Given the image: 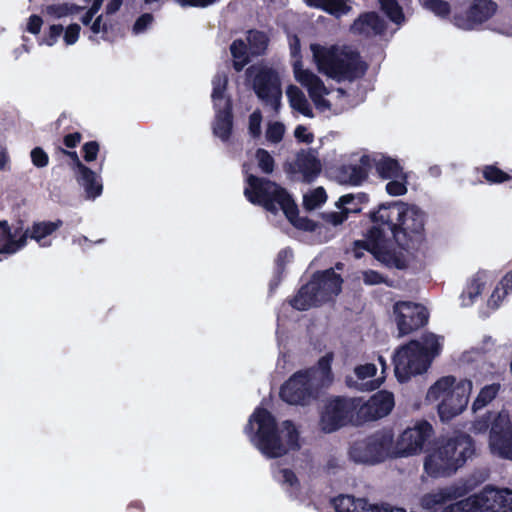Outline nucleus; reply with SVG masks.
Returning a JSON list of instances; mask_svg holds the SVG:
<instances>
[{
    "instance_id": "obj_33",
    "label": "nucleus",
    "mask_w": 512,
    "mask_h": 512,
    "mask_svg": "<svg viewBox=\"0 0 512 512\" xmlns=\"http://www.w3.org/2000/svg\"><path fill=\"white\" fill-rule=\"evenodd\" d=\"M212 93L211 98L213 102V108L221 107L225 103V99L228 97L225 95L228 85V78L226 75L216 74L212 80Z\"/></svg>"
},
{
    "instance_id": "obj_64",
    "label": "nucleus",
    "mask_w": 512,
    "mask_h": 512,
    "mask_svg": "<svg viewBox=\"0 0 512 512\" xmlns=\"http://www.w3.org/2000/svg\"><path fill=\"white\" fill-rule=\"evenodd\" d=\"M82 138L83 136L80 132L66 134L63 137V145L68 149H74L81 143Z\"/></svg>"
},
{
    "instance_id": "obj_6",
    "label": "nucleus",
    "mask_w": 512,
    "mask_h": 512,
    "mask_svg": "<svg viewBox=\"0 0 512 512\" xmlns=\"http://www.w3.org/2000/svg\"><path fill=\"white\" fill-rule=\"evenodd\" d=\"M246 183L244 195L250 203L274 214L282 210L285 216L295 215L297 204L288 191L278 183L253 174L247 176Z\"/></svg>"
},
{
    "instance_id": "obj_52",
    "label": "nucleus",
    "mask_w": 512,
    "mask_h": 512,
    "mask_svg": "<svg viewBox=\"0 0 512 512\" xmlns=\"http://www.w3.org/2000/svg\"><path fill=\"white\" fill-rule=\"evenodd\" d=\"M99 151H100V145L95 140L88 141V142L84 143L81 148L83 159L87 163L95 161L97 159Z\"/></svg>"
},
{
    "instance_id": "obj_13",
    "label": "nucleus",
    "mask_w": 512,
    "mask_h": 512,
    "mask_svg": "<svg viewBox=\"0 0 512 512\" xmlns=\"http://www.w3.org/2000/svg\"><path fill=\"white\" fill-rule=\"evenodd\" d=\"M394 321L398 337L409 335L424 327L429 319L427 309L412 301H397L393 305Z\"/></svg>"
},
{
    "instance_id": "obj_21",
    "label": "nucleus",
    "mask_w": 512,
    "mask_h": 512,
    "mask_svg": "<svg viewBox=\"0 0 512 512\" xmlns=\"http://www.w3.org/2000/svg\"><path fill=\"white\" fill-rule=\"evenodd\" d=\"M62 225L63 221L60 219L56 221L34 222L20 236H25V242L27 238H30L35 240L41 247H47L51 245V242L45 241V239L56 232Z\"/></svg>"
},
{
    "instance_id": "obj_36",
    "label": "nucleus",
    "mask_w": 512,
    "mask_h": 512,
    "mask_svg": "<svg viewBox=\"0 0 512 512\" xmlns=\"http://www.w3.org/2000/svg\"><path fill=\"white\" fill-rule=\"evenodd\" d=\"M485 287V283L479 276H475L468 283L466 289L461 294L462 304L464 306H469L474 303L475 299L481 295L483 289Z\"/></svg>"
},
{
    "instance_id": "obj_15",
    "label": "nucleus",
    "mask_w": 512,
    "mask_h": 512,
    "mask_svg": "<svg viewBox=\"0 0 512 512\" xmlns=\"http://www.w3.org/2000/svg\"><path fill=\"white\" fill-rule=\"evenodd\" d=\"M489 446L494 455L512 461V423L508 414L498 413L494 417Z\"/></svg>"
},
{
    "instance_id": "obj_20",
    "label": "nucleus",
    "mask_w": 512,
    "mask_h": 512,
    "mask_svg": "<svg viewBox=\"0 0 512 512\" xmlns=\"http://www.w3.org/2000/svg\"><path fill=\"white\" fill-rule=\"evenodd\" d=\"M498 5L493 0H473L466 11L468 28L483 24L494 16Z\"/></svg>"
},
{
    "instance_id": "obj_53",
    "label": "nucleus",
    "mask_w": 512,
    "mask_h": 512,
    "mask_svg": "<svg viewBox=\"0 0 512 512\" xmlns=\"http://www.w3.org/2000/svg\"><path fill=\"white\" fill-rule=\"evenodd\" d=\"M285 126L281 122L269 124L266 130V137L272 143H278L283 139Z\"/></svg>"
},
{
    "instance_id": "obj_58",
    "label": "nucleus",
    "mask_w": 512,
    "mask_h": 512,
    "mask_svg": "<svg viewBox=\"0 0 512 512\" xmlns=\"http://www.w3.org/2000/svg\"><path fill=\"white\" fill-rule=\"evenodd\" d=\"M377 372V368L373 363L358 365L354 368V373L359 380H365L373 377Z\"/></svg>"
},
{
    "instance_id": "obj_40",
    "label": "nucleus",
    "mask_w": 512,
    "mask_h": 512,
    "mask_svg": "<svg viewBox=\"0 0 512 512\" xmlns=\"http://www.w3.org/2000/svg\"><path fill=\"white\" fill-rule=\"evenodd\" d=\"M333 357L334 355L332 352L326 353L318 360L317 366L313 367L315 369V374L320 372L322 380L329 383L333 380V372L331 368Z\"/></svg>"
},
{
    "instance_id": "obj_8",
    "label": "nucleus",
    "mask_w": 512,
    "mask_h": 512,
    "mask_svg": "<svg viewBox=\"0 0 512 512\" xmlns=\"http://www.w3.org/2000/svg\"><path fill=\"white\" fill-rule=\"evenodd\" d=\"M394 433L392 429L383 428L355 440L349 447V458L359 464L375 465L394 455Z\"/></svg>"
},
{
    "instance_id": "obj_26",
    "label": "nucleus",
    "mask_w": 512,
    "mask_h": 512,
    "mask_svg": "<svg viewBox=\"0 0 512 512\" xmlns=\"http://www.w3.org/2000/svg\"><path fill=\"white\" fill-rule=\"evenodd\" d=\"M286 94L288 97L289 105L293 110H296L297 112L301 113L305 117H308V118L314 117L313 110H312L305 94L299 87H297L295 85H290L287 88Z\"/></svg>"
},
{
    "instance_id": "obj_11",
    "label": "nucleus",
    "mask_w": 512,
    "mask_h": 512,
    "mask_svg": "<svg viewBox=\"0 0 512 512\" xmlns=\"http://www.w3.org/2000/svg\"><path fill=\"white\" fill-rule=\"evenodd\" d=\"M315 369L307 368L292 374L279 392L280 398L290 405H307L315 397L313 380Z\"/></svg>"
},
{
    "instance_id": "obj_23",
    "label": "nucleus",
    "mask_w": 512,
    "mask_h": 512,
    "mask_svg": "<svg viewBox=\"0 0 512 512\" xmlns=\"http://www.w3.org/2000/svg\"><path fill=\"white\" fill-rule=\"evenodd\" d=\"M370 168V158L367 155H363L360 158L359 164L342 166L340 169V174L345 181L357 186L361 185L368 178Z\"/></svg>"
},
{
    "instance_id": "obj_24",
    "label": "nucleus",
    "mask_w": 512,
    "mask_h": 512,
    "mask_svg": "<svg viewBox=\"0 0 512 512\" xmlns=\"http://www.w3.org/2000/svg\"><path fill=\"white\" fill-rule=\"evenodd\" d=\"M21 230L15 229L12 233L8 222L0 221V253H15L25 246V236L15 239Z\"/></svg>"
},
{
    "instance_id": "obj_48",
    "label": "nucleus",
    "mask_w": 512,
    "mask_h": 512,
    "mask_svg": "<svg viewBox=\"0 0 512 512\" xmlns=\"http://www.w3.org/2000/svg\"><path fill=\"white\" fill-rule=\"evenodd\" d=\"M355 201H356V203H355L354 207L361 208L360 207L361 204L367 203L369 201V195L364 192H359L356 194H353V193L345 194L339 198V200L336 203V206L338 208H341V207L347 206L351 202H355Z\"/></svg>"
},
{
    "instance_id": "obj_34",
    "label": "nucleus",
    "mask_w": 512,
    "mask_h": 512,
    "mask_svg": "<svg viewBox=\"0 0 512 512\" xmlns=\"http://www.w3.org/2000/svg\"><path fill=\"white\" fill-rule=\"evenodd\" d=\"M500 384L499 383H492L489 385H485L479 392L478 396L474 400L472 404V409L474 411H477L479 409L484 408L487 406L490 402H492L496 396L498 395L500 391Z\"/></svg>"
},
{
    "instance_id": "obj_25",
    "label": "nucleus",
    "mask_w": 512,
    "mask_h": 512,
    "mask_svg": "<svg viewBox=\"0 0 512 512\" xmlns=\"http://www.w3.org/2000/svg\"><path fill=\"white\" fill-rule=\"evenodd\" d=\"M366 27L372 29L376 34H382L386 30V23L376 12H365L354 21L352 29L363 33Z\"/></svg>"
},
{
    "instance_id": "obj_59",
    "label": "nucleus",
    "mask_w": 512,
    "mask_h": 512,
    "mask_svg": "<svg viewBox=\"0 0 512 512\" xmlns=\"http://www.w3.org/2000/svg\"><path fill=\"white\" fill-rule=\"evenodd\" d=\"M154 21V17L151 13H144L140 15L134 25H133V32L135 34H140L144 32Z\"/></svg>"
},
{
    "instance_id": "obj_30",
    "label": "nucleus",
    "mask_w": 512,
    "mask_h": 512,
    "mask_svg": "<svg viewBox=\"0 0 512 512\" xmlns=\"http://www.w3.org/2000/svg\"><path fill=\"white\" fill-rule=\"evenodd\" d=\"M450 497V494L445 490L426 493L421 497L420 505L424 510L436 512L450 499Z\"/></svg>"
},
{
    "instance_id": "obj_45",
    "label": "nucleus",
    "mask_w": 512,
    "mask_h": 512,
    "mask_svg": "<svg viewBox=\"0 0 512 512\" xmlns=\"http://www.w3.org/2000/svg\"><path fill=\"white\" fill-rule=\"evenodd\" d=\"M386 184V192L390 196H402L407 193V175L404 173L398 179H390Z\"/></svg>"
},
{
    "instance_id": "obj_50",
    "label": "nucleus",
    "mask_w": 512,
    "mask_h": 512,
    "mask_svg": "<svg viewBox=\"0 0 512 512\" xmlns=\"http://www.w3.org/2000/svg\"><path fill=\"white\" fill-rule=\"evenodd\" d=\"M363 281L366 285H378V284H386L387 286H392V281L387 279L383 274L376 270H366L363 272Z\"/></svg>"
},
{
    "instance_id": "obj_37",
    "label": "nucleus",
    "mask_w": 512,
    "mask_h": 512,
    "mask_svg": "<svg viewBox=\"0 0 512 512\" xmlns=\"http://www.w3.org/2000/svg\"><path fill=\"white\" fill-rule=\"evenodd\" d=\"M482 176L490 184H502L512 179L511 175L501 170L496 164L484 165Z\"/></svg>"
},
{
    "instance_id": "obj_38",
    "label": "nucleus",
    "mask_w": 512,
    "mask_h": 512,
    "mask_svg": "<svg viewBox=\"0 0 512 512\" xmlns=\"http://www.w3.org/2000/svg\"><path fill=\"white\" fill-rule=\"evenodd\" d=\"M83 10V7L73 3L51 4L46 7V13L55 18L74 15Z\"/></svg>"
},
{
    "instance_id": "obj_51",
    "label": "nucleus",
    "mask_w": 512,
    "mask_h": 512,
    "mask_svg": "<svg viewBox=\"0 0 512 512\" xmlns=\"http://www.w3.org/2000/svg\"><path fill=\"white\" fill-rule=\"evenodd\" d=\"M355 497L351 495H338L331 500L336 512H351Z\"/></svg>"
},
{
    "instance_id": "obj_39",
    "label": "nucleus",
    "mask_w": 512,
    "mask_h": 512,
    "mask_svg": "<svg viewBox=\"0 0 512 512\" xmlns=\"http://www.w3.org/2000/svg\"><path fill=\"white\" fill-rule=\"evenodd\" d=\"M340 211L325 212L322 214V219L334 226L342 224L349 216L350 213H359L361 208L359 207H347L343 206L339 208Z\"/></svg>"
},
{
    "instance_id": "obj_22",
    "label": "nucleus",
    "mask_w": 512,
    "mask_h": 512,
    "mask_svg": "<svg viewBox=\"0 0 512 512\" xmlns=\"http://www.w3.org/2000/svg\"><path fill=\"white\" fill-rule=\"evenodd\" d=\"M75 178L78 184L84 188L88 199H95L102 194V179L98 173L88 166L83 167L78 172H75Z\"/></svg>"
},
{
    "instance_id": "obj_35",
    "label": "nucleus",
    "mask_w": 512,
    "mask_h": 512,
    "mask_svg": "<svg viewBox=\"0 0 512 512\" xmlns=\"http://www.w3.org/2000/svg\"><path fill=\"white\" fill-rule=\"evenodd\" d=\"M380 9L393 23L400 25L405 21L402 7L397 0H379Z\"/></svg>"
},
{
    "instance_id": "obj_3",
    "label": "nucleus",
    "mask_w": 512,
    "mask_h": 512,
    "mask_svg": "<svg viewBox=\"0 0 512 512\" xmlns=\"http://www.w3.org/2000/svg\"><path fill=\"white\" fill-rule=\"evenodd\" d=\"M476 453L474 439L459 433L439 438L436 447L424 461V470L432 478L449 477L462 468Z\"/></svg>"
},
{
    "instance_id": "obj_4",
    "label": "nucleus",
    "mask_w": 512,
    "mask_h": 512,
    "mask_svg": "<svg viewBox=\"0 0 512 512\" xmlns=\"http://www.w3.org/2000/svg\"><path fill=\"white\" fill-rule=\"evenodd\" d=\"M311 51L318 71L338 82L355 81L367 72L368 65L360 53L348 46L312 44Z\"/></svg>"
},
{
    "instance_id": "obj_44",
    "label": "nucleus",
    "mask_w": 512,
    "mask_h": 512,
    "mask_svg": "<svg viewBox=\"0 0 512 512\" xmlns=\"http://www.w3.org/2000/svg\"><path fill=\"white\" fill-rule=\"evenodd\" d=\"M497 415L498 413L493 411L486 412L482 417L474 420L472 424V431L475 433H485L488 430L490 431L494 423V417Z\"/></svg>"
},
{
    "instance_id": "obj_7",
    "label": "nucleus",
    "mask_w": 512,
    "mask_h": 512,
    "mask_svg": "<svg viewBox=\"0 0 512 512\" xmlns=\"http://www.w3.org/2000/svg\"><path fill=\"white\" fill-rule=\"evenodd\" d=\"M456 383L454 376H445L437 380L428 390L429 399H441L438 414L443 421H449L466 408L472 389L471 380L464 379Z\"/></svg>"
},
{
    "instance_id": "obj_9",
    "label": "nucleus",
    "mask_w": 512,
    "mask_h": 512,
    "mask_svg": "<svg viewBox=\"0 0 512 512\" xmlns=\"http://www.w3.org/2000/svg\"><path fill=\"white\" fill-rule=\"evenodd\" d=\"M394 373L400 383H405L412 376L425 373L431 365L427 350L418 340H410L400 346L393 356Z\"/></svg>"
},
{
    "instance_id": "obj_17",
    "label": "nucleus",
    "mask_w": 512,
    "mask_h": 512,
    "mask_svg": "<svg viewBox=\"0 0 512 512\" xmlns=\"http://www.w3.org/2000/svg\"><path fill=\"white\" fill-rule=\"evenodd\" d=\"M214 110L213 133L223 142H227L231 138L234 123L233 101L231 97H227L223 106L214 108Z\"/></svg>"
},
{
    "instance_id": "obj_27",
    "label": "nucleus",
    "mask_w": 512,
    "mask_h": 512,
    "mask_svg": "<svg viewBox=\"0 0 512 512\" xmlns=\"http://www.w3.org/2000/svg\"><path fill=\"white\" fill-rule=\"evenodd\" d=\"M375 169L382 179H398L404 174L400 163L393 158L383 157L375 163Z\"/></svg>"
},
{
    "instance_id": "obj_60",
    "label": "nucleus",
    "mask_w": 512,
    "mask_h": 512,
    "mask_svg": "<svg viewBox=\"0 0 512 512\" xmlns=\"http://www.w3.org/2000/svg\"><path fill=\"white\" fill-rule=\"evenodd\" d=\"M102 18H103L102 15H99L98 17H96V19L92 22L90 29L93 34L102 33V38L104 40H108L109 39L108 30L111 27V25H109L107 22L103 23Z\"/></svg>"
},
{
    "instance_id": "obj_62",
    "label": "nucleus",
    "mask_w": 512,
    "mask_h": 512,
    "mask_svg": "<svg viewBox=\"0 0 512 512\" xmlns=\"http://www.w3.org/2000/svg\"><path fill=\"white\" fill-rule=\"evenodd\" d=\"M63 30H64V28L61 24L51 25L49 28V32L44 39V43L48 46L54 45L57 42L58 38L63 33Z\"/></svg>"
},
{
    "instance_id": "obj_49",
    "label": "nucleus",
    "mask_w": 512,
    "mask_h": 512,
    "mask_svg": "<svg viewBox=\"0 0 512 512\" xmlns=\"http://www.w3.org/2000/svg\"><path fill=\"white\" fill-rule=\"evenodd\" d=\"M425 7L442 18L447 17L451 12L450 4L445 0H426Z\"/></svg>"
},
{
    "instance_id": "obj_1",
    "label": "nucleus",
    "mask_w": 512,
    "mask_h": 512,
    "mask_svg": "<svg viewBox=\"0 0 512 512\" xmlns=\"http://www.w3.org/2000/svg\"><path fill=\"white\" fill-rule=\"evenodd\" d=\"M372 225L364 239L355 240L352 250L355 258L369 252L389 269L405 270L408 260L404 252H418L427 246L426 213L415 205L389 201L368 213Z\"/></svg>"
},
{
    "instance_id": "obj_31",
    "label": "nucleus",
    "mask_w": 512,
    "mask_h": 512,
    "mask_svg": "<svg viewBox=\"0 0 512 512\" xmlns=\"http://www.w3.org/2000/svg\"><path fill=\"white\" fill-rule=\"evenodd\" d=\"M495 504L493 512H512V489H490Z\"/></svg>"
},
{
    "instance_id": "obj_61",
    "label": "nucleus",
    "mask_w": 512,
    "mask_h": 512,
    "mask_svg": "<svg viewBox=\"0 0 512 512\" xmlns=\"http://www.w3.org/2000/svg\"><path fill=\"white\" fill-rule=\"evenodd\" d=\"M81 27L77 23L70 24L64 32V41L66 45H73L79 38Z\"/></svg>"
},
{
    "instance_id": "obj_32",
    "label": "nucleus",
    "mask_w": 512,
    "mask_h": 512,
    "mask_svg": "<svg viewBox=\"0 0 512 512\" xmlns=\"http://www.w3.org/2000/svg\"><path fill=\"white\" fill-rule=\"evenodd\" d=\"M230 52L234 58V69L241 71L250 61L246 43L242 39L234 40L230 45Z\"/></svg>"
},
{
    "instance_id": "obj_5",
    "label": "nucleus",
    "mask_w": 512,
    "mask_h": 512,
    "mask_svg": "<svg viewBox=\"0 0 512 512\" xmlns=\"http://www.w3.org/2000/svg\"><path fill=\"white\" fill-rule=\"evenodd\" d=\"M342 283L341 275L337 274L332 268L317 271L288 300V303L297 311H307L311 308L320 307L340 294Z\"/></svg>"
},
{
    "instance_id": "obj_57",
    "label": "nucleus",
    "mask_w": 512,
    "mask_h": 512,
    "mask_svg": "<svg viewBox=\"0 0 512 512\" xmlns=\"http://www.w3.org/2000/svg\"><path fill=\"white\" fill-rule=\"evenodd\" d=\"M293 258V252L290 248H284L279 251L277 258L275 260L276 270L279 275H281L286 267V264L291 261Z\"/></svg>"
},
{
    "instance_id": "obj_42",
    "label": "nucleus",
    "mask_w": 512,
    "mask_h": 512,
    "mask_svg": "<svg viewBox=\"0 0 512 512\" xmlns=\"http://www.w3.org/2000/svg\"><path fill=\"white\" fill-rule=\"evenodd\" d=\"M348 0H325V8L323 11L335 17L347 14L351 10Z\"/></svg>"
},
{
    "instance_id": "obj_55",
    "label": "nucleus",
    "mask_w": 512,
    "mask_h": 512,
    "mask_svg": "<svg viewBox=\"0 0 512 512\" xmlns=\"http://www.w3.org/2000/svg\"><path fill=\"white\" fill-rule=\"evenodd\" d=\"M32 164L37 168L46 167L49 163V156L42 147H35L30 152Z\"/></svg>"
},
{
    "instance_id": "obj_14",
    "label": "nucleus",
    "mask_w": 512,
    "mask_h": 512,
    "mask_svg": "<svg viewBox=\"0 0 512 512\" xmlns=\"http://www.w3.org/2000/svg\"><path fill=\"white\" fill-rule=\"evenodd\" d=\"M433 433V426L428 421H417L413 427L406 428L399 435L395 443L394 455L404 457L421 452Z\"/></svg>"
},
{
    "instance_id": "obj_56",
    "label": "nucleus",
    "mask_w": 512,
    "mask_h": 512,
    "mask_svg": "<svg viewBox=\"0 0 512 512\" xmlns=\"http://www.w3.org/2000/svg\"><path fill=\"white\" fill-rule=\"evenodd\" d=\"M261 121L262 114L259 110L254 111L249 116V133L253 138H258L261 135Z\"/></svg>"
},
{
    "instance_id": "obj_28",
    "label": "nucleus",
    "mask_w": 512,
    "mask_h": 512,
    "mask_svg": "<svg viewBox=\"0 0 512 512\" xmlns=\"http://www.w3.org/2000/svg\"><path fill=\"white\" fill-rule=\"evenodd\" d=\"M294 76L302 86L306 87L308 93L312 90L315 91L318 87H323V81L310 70L302 69L299 60L294 63Z\"/></svg>"
},
{
    "instance_id": "obj_2",
    "label": "nucleus",
    "mask_w": 512,
    "mask_h": 512,
    "mask_svg": "<svg viewBox=\"0 0 512 512\" xmlns=\"http://www.w3.org/2000/svg\"><path fill=\"white\" fill-rule=\"evenodd\" d=\"M285 440L282 439L277 421L270 411L257 407L244 427L252 444L268 459L280 458L290 451L300 449L299 431L293 421L282 422Z\"/></svg>"
},
{
    "instance_id": "obj_46",
    "label": "nucleus",
    "mask_w": 512,
    "mask_h": 512,
    "mask_svg": "<svg viewBox=\"0 0 512 512\" xmlns=\"http://www.w3.org/2000/svg\"><path fill=\"white\" fill-rule=\"evenodd\" d=\"M423 340V346L427 350V357L432 361L436 356L440 354L442 350V344L439 341V337L433 333L426 335Z\"/></svg>"
},
{
    "instance_id": "obj_41",
    "label": "nucleus",
    "mask_w": 512,
    "mask_h": 512,
    "mask_svg": "<svg viewBox=\"0 0 512 512\" xmlns=\"http://www.w3.org/2000/svg\"><path fill=\"white\" fill-rule=\"evenodd\" d=\"M327 200V194L323 187H317L310 194L304 196L303 204L306 209L313 210Z\"/></svg>"
},
{
    "instance_id": "obj_19",
    "label": "nucleus",
    "mask_w": 512,
    "mask_h": 512,
    "mask_svg": "<svg viewBox=\"0 0 512 512\" xmlns=\"http://www.w3.org/2000/svg\"><path fill=\"white\" fill-rule=\"evenodd\" d=\"M492 500L490 490H485L478 495L470 496L447 506L442 512H493L495 504L492 503Z\"/></svg>"
},
{
    "instance_id": "obj_63",
    "label": "nucleus",
    "mask_w": 512,
    "mask_h": 512,
    "mask_svg": "<svg viewBox=\"0 0 512 512\" xmlns=\"http://www.w3.org/2000/svg\"><path fill=\"white\" fill-rule=\"evenodd\" d=\"M294 136L298 142L311 144L314 141V134L308 132L304 125H298L294 130Z\"/></svg>"
},
{
    "instance_id": "obj_29",
    "label": "nucleus",
    "mask_w": 512,
    "mask_h": 512,
    "mask_svg": "<svg viewBox=\"0 0 512 512\" xmlns=\"http://www.w3.org/2000/svg\"><path fill=\"white\" fill-rule=\"evenodd\" d=\"M247 42L251 54L254 56H261L265 54L268 48L269 38L265 32L251 29L247 33Z\"/></svg>"
},
{
    "instance_id": "obj_12",
    "label": "nucleus",
    "mask_w": 512,
    "mask_h": 512,
    "mask_svg": "<svg viewBox=\"0 0 512 512\" xmlns=\"http://www.w3.org/2000/svg\"><path fill=\"white\" fill-rule=\"evenodd\" d=\"M252 88L264 106H269L275 114L279 113L282 98L281 81L273 68H259L253 77Z\"/></svg>"
},
{
    "instance_id": "obj_54",
    "label": "nucleus",
    "mask_w": 512,
    "mask_h": 512,
    "mask_svg": "<svg viewBox=\"0 0 512 512\" xmlns=\"http://www.w3.org/2000/svg\"><path fill=\"white\" fill-rule=\"evenodd\" d=\"M324 93H326V87L323 84V87H318L315 91L312 90L308 94L317 108L329 109L331 104L329 100L323 97Z\"/></svg>"
},
{
    "instance_id": "obj_47",
    "label": "nucleus",
    "mask_w": 512,
    "mask_h": 512,
    "mask_svg": "<svg viewBox=\"0 0 512 512\" xmlns=\"http://www.w3.org/2000/svg\"><path fill=\"white\" fill-rule=\"evenodd\" d=\"M286 218L294 227L304 231L312 232L316 229L317 226L315 221L312 219H309L308 217H300L298 208L295 215L289 214V216H286Z\"/></svg>"
},
{
    "instance_id": "obj_18",
    "label": "nucleus",
    "mask_w": 512,
    "mask_h": 512,
    "mask_svg": "<svg viewBox=\"0 0 512 512\" xmlns=\"http://www.w3.org/2000/svg\"><path fill=\"white\" fill-rule=\"evenodd\" d=\"M393 393L381 390L375 393L365 404L361 403L360 410H365L369 419H380L387 416L394 408Z\"/></svg>"
},
{
    "instance_id": "obj_16",
    "label": "nucleus",
    "mask_w": 512,
    "mask_h": 512,
    "mask_svg": "<svg viewBox=\"0 0 512 512\" xmlns=\"http://www.w3.org/2000/svg\"><path fill=\"white\" fill-rule=\"evenodd\" d=\"M290 172H299L302 174L303 181L313 182L321 173L322 165L320 160L314 155L312 150L301 149L296 154L294 164H290Z\"/></svg>"
},
{
    "instance_id": "obj_43",
    "label": "nucleus",
    "mask_w": 512,
    "mask_h": 512,
    "mask_svg": "<svg viewBox=\"0 0 512 512\" xmlns=\"http://www.w3.org/2000/svg\"><path fill=\"white\" fill-rule=\"evenodd\" d=\"M255 155L260 170L265 174H271L275 167V161L271 154L263 148H258Z\"/></svg>"
},
{
    "instance_id": "obj_10",
    "label": "nucleus",
    "mask_w": 512,
    "mask_h": 512,
    "mask_svg": "<svg viewBox=\"0 0 512 512\" xmlns=\"http://www.w3.org/2000/svg\"><path fill=\"white\" fill-rule=\"evenodd\" d=\"M360 406V398L336 396L328 400L320 416L321 430L325 433H332L348 425Z\"/></svg>"
}]
</instances>
